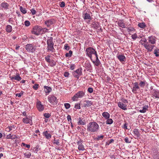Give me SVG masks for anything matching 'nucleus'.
I'll use <instances>...</instances> for the list:
<instances>
[{"instance_id":"nucleus-18","label":"nucleus","mask_w":159,"mask_h":159,"mask_svg":"<svg viewBox=\"0 0 159 159\" xmlns=\"http://www.w3.org/2000/svg\"><path fill=\"white\" fill-rule=\"evenodd\" d=\"M36 107L38 110L39 111H42L44 109L43 106L41 104V102L40 101H38L37 102Z\"/></svg>"},{"instance_id":"nucleus-29","label":"nucleus","mask_w":159,"mask_h":159,"mask_svg":"<svg viewBox=\"0 0 159 159\" xmlns=\"http://www.w3.org/2000/svg\"><path fill=\"white\" fill-rule=\"evenodd\" d=\"M102 116L106 119H109L110 116L109 114L107 112H103L102 113Z\"/></svg>"},{"instance_id":"nucleus-10","label":"nucleus","mask_w":159,"mask_h":159,"mask_svg":"<svg viewBox=\"0 0 159 159\" xmlns=\"http://www.w3.org/2000/svg\"><path fill=\"white\" fill-rule=\"evenodd\" d=\"M132 91L133 93L134 94L140 93V88L139 86V84L138 82H136L134 83Z\"/></svg>"},{"instance_id":"nucleus-61","label":"nucleus","mask_w":159,"mask_h":159,"mask_svg":"<svg viewBox=\"0 0 159 159\" xmlns=\"http://www.w3.org/2000/svg\"><path fill=\"white\" fill-rule=\"evenodd\" d=\"M88 92L90 93H92L93 91V89L92 88H89L88 89Z\"/></svg>"},{"instance_id":"nucleus-19","label":"nucleus","mask_w":159,"mask_h":159,"mask_svg":"<svg viewBox=\"0 0 159 159\" xmlns=\"http://www.w3.org/2000/svg\"><path fill=\"white\" fill-rule=\"evenodd\" d=\"M22 121L24 123L29 124L30 125H32L33 124L32 119L27 117L24 118L22 119Z\"/></svg>"},{"instance_id":"nucleus-17","label":"nucleus","mask_w":159,"mask_h":159,"mask_svg":"<svg viewBox=\"0 0 159 159\" xmlns=\"http://www.w3.org/2000/svg\"><path fill=\"white\" fill-rule=\"evenodd\" d=\"M117 57L121 63H124L126 61V57L124 54L118 55Z\"/></svg>"},{"instance_id":"nucleus-55","label":"nucleus","mask_w":159,"mask_h":159,"mask_svg":"<svg viewBox=\"0 0 159 159\" xmlns=\"http://www.w3.org/2000/svg\"><path fill=\"white\" fill-rule=\"evenodd\" d=\"M43 116L45 117L48 118L51 116V115L49 113H45L44 114Z\"/></svg>"},{"instance_id":"nucleus-32","label":"nucleus","mask_w":159,"mask_h":159,"mask_svg":"<svg viewBox=\"0 0 159 159\" xmlns=\"http://www.w3.org/2000/svg\"><path fill=\"white\" fill-rule=\"evenodd\" d=\"M138 26L140 28L144 29L146 27V25L145 23L143 22L142 23H139L138 24Z\"/></svg>"},{"instance_id":"nucleus-22","label":"nucleus","mask_w":159,"mask_h":159,"mask_svg":"<svg viewBox=\"0 0 159 159\" xmlns=\"http://www.w3.org/2000/svg\"><path fill=\"white\" fill-rule=\"evenodd\" d=\"M118 26L122 28H125L126 25L123 20H119L118 21Z\"/></svg>"},{"instance_id":"nucleus-25","label":"nucleus","mask_w":159,"mask_h":159,"mask_svg":"<svg viewBox=\"0 0 159 159\" xmlns=\"http://www.w3.org/2000/svg\"><path fill=\"white\" fill-rule=\"evenodd\" d=\"M148 108L149 107L148 105H143L142 109H141L139 110V112L141 113H145L148 110Z\"/></svg>"},{"instance_id":"nucleus-26","label":"nucleus","mask_w":159,"mask_h":159,"mask_svg":"<svg viewBox=\"0 0 159 159\" xmlns=\"http://www.w3.org/2000/svg\"><path fill=\"white\" fill-rule=\"evenodd\" d=\"M43 135L46 139H50L52 137V135L47 131H46L43 133Z\"/></svg>"},{"instance_id":"nucleus-33","label":"nucleus","mask_w":159,"mask_h":159,"mask_svg":"<svg viewBox=\"0 0 159 159\" xmlns=\"http://www.w3.org/2000/svg\"><path fill=\"white\" fill-rule=\"evenodd\" d=\"M15 128V127L14 125L8 126L6 128V131L7 132H10V131L11 130Z\"/></svg>"},{"instance_id":"nucleus-37","label":"nucleus","mask_w":159,"mask_h":159,"mask_svg":"<svg viewBox=\"0 0 159 159\" xmlns=\"http://www.w3.org/2000/svg\"><path fill=\"white\" fill-rule=\"evenodd\" d=\"M84 19H88L91 20V17L90 16V15H89V14L87 13H85L84 14Z\"/></svg>"},{"instance_id":"nucleus-41","label":"nucleus","mask_w":159,"mask_h":159,"mask_svg":"<svg viewBox=\"0 0 159 159\" xmlns=\"http://www.w3.org/2000/svg\"><path fill=\"white\" fill-rule=\"evenodd\" d=\"M146 82L145 81H141L139 83V85L141 87L143 88L145 86Z\"/></svg>"},{"instance_id":"nucleus-3","label":"nucleus","mask_w":159,"mask_h":159,"mask_svg":"<svg viewBox=\"0 0 159 159\" xmlns=\"http://www.w3.org/2000/svg\"><path fill=\"white\" fill-rule=\"evenodd\" d=\"M86 55L90 59L92 58V55H94L95 57L98 55L96 51L92 47H89L87 48L86 49Z\"/></svg>"},{"instance_id":"nucleus-9","label":"nucleus","mask_w":159,"mask_h":159,"mask_svg":"<svg viewBox=\"0 0 159 159\" xmlns=\"http://www.w3.org/2000/svg\"><path fill=\"white\" fill-rule=\"evenodd\" d=\"M72 74L75 78L79 79L80 76L82 75V70L81 69H78L74 71Z\"/></svg>"},{"instance_id":"nucleus-64","label":"nucleus","mask_w":159,"mask_h":159,"mask_svg":"<svg viewBox=\"0 0 159 159\" xmlns=\"http://www.w3.org/2000/svg\"><path fill=\"white\" fill-rule=\"evenodd\" d=\"M75 65L74 64H71L70 65V68L71 70H73L75 69Z\"/></svg>"},{"instance_id":"nucleus-54","label":"nucleus","mask_w":159,"mask_h":159,"mask_svg":"<svg viewBox=\"0 0 159 159\" xmlns=\"http://www.w3.org/2000/svg\"><path fill=\"white\" fill-rule=\"evenodd\" d=\"M39 146H37L35 148H34L33 149V151L34 152L37 153L38 151Z\"/></svg>"},{"instance_id":"nucleus-27","label":"nucleus","mask_w":159,"mask_h":159,"mask_svg":"<svg viewBox=\"0 0 159 159\" xmlns=\"http://www.w3.org/2000/svg\"><path fill=\"white\" fill-rule=\"evenodd\" d=\"M9 5L8 3L5 2H2L1 4V6L5 9L8 8Z\"/></svg>"},{"instance_id":"nucleus-31","label":"nucleus","mask_w":159,"mask_h":159,"mask_svg":"<svg viewBox=\"0 0 159 159\" xmlns=\"http://www.w3.org/2000/svg\"><path fill=\"white\" fill-rule=\"evenodd\" d=\"M92 26L93 28L97 29L99 27V25L98 22H93L92 24Z\"/></svg>"},{"instance_id":"nucleus-24","label":"nucleus","mask_w":159,"mask_h":159,"mask_svg":"<svg viewBox=\"0 0 159 159\" xmlns=\"http://www.w3.org/2000/svg\"><path fill=\"white\" fill-rule=\"evenodd\" d=\"M86 124L85 120L81 117H79L78 124L79 125H84Z\"/></svg>"},{"instance_id":"nucleus-11","label":"nucleus","mask_w":159,"mask_h":159,"mask_svg":"<svg viewBox=\"0 0 159 159\" xmlns=\"http://www.w3.org/2000/svg\"><path fill=\"white\" fill-rule=\"evenodd\" d=\"M148 40L149 43L153 45V44H155L156 43L157 38L154 36L152 35L148 37Z\"/></svg>"},{"instance_id":"nucleus-30","label":"nucleus","mask_w":159,"mask_h":159,"mask_svg":"<svg viewBox=\"0 0 159 159\" xmlns=\"http://www.w3.org/2000/svg\"><path fill=\"white\" fill-rule=\"evenodd\" d=\"M133 134L134 135L137 137H139L140 136V134L139 131L138 129H136L134 130Z\"/></svg>"},{"instance_id":"nucleus-49","label":"nucleus","mask_w":159,"mask_h":159,"mask_svg":"<svg viewBox=\"0 0 159 159\" xmlns=\"http://www.w3.org/2000/svg\"><path fill=\"white\" fill-rule=\"evenodd\" d=\"M132 39L134 40H135L137 38V35L136 33H135L131 36Z\"/></svg>"},{"instance_id":"nucleus-15","label":"nucleus","mask_w":159,"mask_h":159,"mask_svg":"<svg viewBox=\"0 0 159 159\" xmlns=\"http://www.w3.org/2000/svg\"><path fill=\"white\" fill-rule=\"evenodd\" d=\"M54 22L55 20L54 19H51L46 20L44 22V23L47 27H49Z\"/></svg>"},{"instance_id":"nucleus-4","label":"nucleus","mask_w":159,"mask_h":159,"mask_svg":"<svg viewBox=\"0 0 159 159\" xmlns=\"http://www.w3.org/2000/svg\"><path fill=\"white\" fill-rule=\"evenodd\" d=\"M47 49L48 51H50L52 52L55 51V49L54 48L53 46L54 43L53 41V38L52 37H49L47 41Z\"/></svg>"},{"instance_id":"nucleus-23","label":"nucleus","mask_w":159,"mask_h":159,"mask_svg":"<svg viewBox=\"0 0 159 159\" xmlns=\"http://www.w3.org/2000/svg\"><path fill=\"white\" fill-rule=\"evenodd\" d=\"M44 91L46 94H48L52 90V88L50 87L44 86L43 87Z\"/></svg>"},{"instance_id":"nucleus-52","label":"nucleus","mask_w":159,"mask_h":159,"mask_svg":"<svg viewBox=\"0 0 159 159\" xmlns=\"http://www.w3.org/2000/svg\"><path fill=\"white\" fill-rule=\"evenodd\" d=\"M75 108L76 109H80V104L79 103L76 104L75 106Z\"/></svg>"},{"instance_id":"nucleus-50","label":"nucleus","mask_w":159,"mask_h":159,"mask_svg":"<svg viewBox=\"0 0 159 159\" xmlns=\"http://www.w3.org/2000/svg\"><path fill=\"white\" fill-rule=\"evenodd\" d=\"M24 24L27 27L29 26L30 25V22L28 20H26Z\"/></svg>"},{"instance_id":"nucleus-48","label":"nucleus","mask_w":159,"mask_h":159,"mask_svg":"<svg viewBox=\"0 0 159 159\" xmlns=\"http://www.w3.org/2000/svg\"><path fill=\"white\" fill-rule=\"evenodd\" d=\"M64 48L66 50H69L70 49V46H68V44L66 43L64 45Z\"/></svg>"},{"instance_id":"nucleus-35","label":"nucleus","mask_w":159,"mask_h":159,"mask_svg":"<svg viewBox=\"0 0 159 159\" xmlns=\"http://www.w3.org/2000/svg\"><path fill=\"white\" fill-rule=\"evenodd\" d=\"M48 63L50 66L52 67L54 66L56 64V61L53 59H52Z\"/></svg>"},{"instance_id":"nucleus-57","label":"nucleus","mask_w":159,"mask_h":159,"mask_svg":"<svg viewBox=\"0 0 159 159\" xmlns=\"http://www.w3.org/2000/svg\"><path fill=\"white\" fill-rule=\"evenodd\" d=\"M65 4L64 2L62 1L61 2L60 6L61 7H65Z\"/></svg>"},{"instance_id":"nucleus-21","label":"nucleus","mask_w":159,"mask_h":159,"mask_svg":"<svg viewBox=\"0 0 159 159\" xmlns=\"http://www.w3.org/2000/svg\"><path fill=\"white\" fill-rule=\"evenodd\" d=\"M93 104V102L89 100H85L83 102V105L85 107L91 106Z\"/></svg>"},{"instance_id":"nucleus-12","label":"nucleus","mask_w":159,"mask_h":159,"mask_svg":"<svg viewBox=\"0 0 159 159\" xmlns=\"http://www.w3.org/2000/svg\"><path fill=\"white\" fill-rule=\"evenodd\" d=\"M25 48L27 51L31 52H34L35 49L34 46L32 44H27Z\"/></svg>"},{"instance_id":"nucleus-39","label":"nucleus","mask_w":159,"mask_h":159,"mask_svg":"<svg viewBox=\"0 0 159 159\" xmlns=\"http://www.w3.org/2000/svg\"><path fill=\"white\" fill-rule=\"evenodd\" d=\"M154 53L157 57L159 56V49L157 48L154 50Z\"/></svg>"},{"instance_id":"nucleus-51","label":"nucleus","mask_w":159,"mask_h":159,"mask_svg":"<svg viewBox=\"0 0 159 159\" xmlns=\"http://www.w3.org/2000/svg\"><path fill=\"white\" fill-rule=\"evenodd\" d=\"M67 120H68V122H69V123H71V122H72V120H71V117L69 115H68L67 117Z\"/></svg>"},{"instance_id":"nucleus-14","label":"nucleus","mask_w":159,"mask_h":159,"mask_svg":"<svg viewBox=\"0 0 159 159\" xmlns=\"http://www.w3.org/2000/svg\"><path fill=\"white\" fill-rule=\"evenodd\" d=\"M9 78L11 80H15L18 81H20L21 79V78L18 73H17L16 75L15 76H12L10 75Z\"/></svg>"},{"instance_id":"nucleus-46","label":"nucleus","mask_w":159,"mask_h":159,"mask_svg":"<svg viewBox=\"0 0 159 159\" xmlns=\"http://www.w3.org/2000/svg\"><path fill=\"white\" fill-rule=\"evenodd\" d=\"M25 157L27 158H29L31 156V153L30 152H26L24 154Z\"/></svg>"},{"instance_id":"nucleus-5","label":"nucleus","mask_w":159,"mask_h":159,"mask_svg":"<svg viewBox=\"0 0 159 159\" xmlns=\"http://www.w3.org/2000/svg\"><path fill=\"white\" fill-rule=\"evenodd\" d=\"M128 102L127 100L123 99L121 102H119L118 103V106L120 108L124 110H127V106Z\"/></svg>"},{"instance_id":"nucleus-13","label":"nucleus","mask_w":159,"mask_h":159,"mask_svg":"<svg viewBox=\"0 0 159 159\" xmlns=\"http://www.w3.org/2000/svg\"><path fill=\"white\" fill-rule=\"evenodd\" d=\"M96 57V61H94L93 60V59L92 58L91 59V61L93 62V63L94 64V65L95 66H102V64L100 62V61L98 59V56H97L95 57Z\"/></svg>"},{"instance_id":"nucleus-53","label":"nucleus","mask_w":159,"mask_h":159,"mask_svg":"<svg viewBox=\"0 0 159 159\" xmlns=\"http://www.w3.org/2000/svg\"><path fill=\"white\" fill-rule=\"evenodd\" d=\"M85 66H87L89 68H90L91 66V64L89 61L86 62Z\"/></svg>"},{"instance_id":"nucleus-36","label":"nucleus","mask_w":159,"mask_h":159,"mask_svg":"<svg viewBox=\"0 0 159 159\" xmlns=\"http://www.w3.org/2000/svg\"><path fill=\"white\" fill-rule=\"evenodd\" d=\"M20 9L21 12L23 14H25L27 13V10L25 8L20 6Z\"/></svg>"},{"instance_id":"nucleus-43","label":"nucleus","mask_w":159,"mask_h":159,"mask_svg":"<svg viewBox=\"0 0 159 159\" xmlns=\"http://www.w3.org/2000/svg\"><path fill=\"white\" fill-rule=\"evenodd\" d=\"M128 32H129L132 31H135V29L132 27H129L127 28Z\"/></svg>"},{"instance_id":"nucleus-1","label":"nucleus","mask_w":159,"mask_h":159,"mask_svg":"<svg viewBox=\"0 0 159 159\" xmlns=\"http://www.w3.org/2000/svg\"><path fill=\"white\" fill-rule=\"evenodd\" d=\"M99 129V126L96 122H91L88 124L87 130L88 132H97Z\"/></svg>"},{"instance_id":"nucleus-40","label":"nucleus","mask_w":159,"mask_h":159,"mask_svg":"<svg viewBox=\"0 0 159 159\" xmlns=\"http://www.w3.org/2000/svg\"><path fill=\"white\" fill-rule=\"evenodd\" d=\"M41 34H43L45 33L46 32H47L48 30L46 28H42L41 27Z\"/></svg>"},{"instance_id":"nucleus-62","label":"nucleus","mask_w":159,"mask_h":159,"mask_svg":"<svg viewBox=\"0 0 159 159\" xmlns=\"http://www.w3.org/2000/svg\"><path fill=\"white\" fill-rule=\"evenodd\" d=\"M54 143L56 144L57 145H59V140H54Z\"/></svg>"},{"instance_id":"nucleus-47","label":"nucleus","mask_w":159,"mask_h":159,"mask_svg":"<svg viewBox=\"0 0 159 159\" xmlns=\"http://www.w3.org/2000/svg\"><path fill=\"white\" fill-rule=\"evenodd\" d=\"M64 106L66 109L69 108L70 107V104L69 103H65L64 104Z\"/></svg>"},{"instance_id":"nucleus-63","label":"nucleus","mask_w":159,"mask_h":159,"mask_svg":"<svg viewBox=\"0 0 159 159\" xmlns=\"http://www.w3.org/2000/svg\"><path fill=\"white\" fill-rule=\"evenodd\" d=\"M69 73L67 72H66L64 73V75L65 77H68L69 76Z\"/></svg>"},{"instance_id":"nucleus-59","label":"nucleus","mask_w":159,"mask_h":159,"mask_svg":"<svg viewBox=\"0 0 159 159\" xmlns=\"http://www.w3.org/2000/svg\"><path fill=\"white\" fill-rule=\"evenodd\" d=\"M22 145L23 146H25L26 147L28 148H30V145L29 144H26L24 143H22Z\"/></svg>"},{"instance_id":"nucleus-58","label":"nucleus","mask_w":159,"mask_h":159,"mask_svg":"<svg viewBox=\"0 0 159 159\" xmlns=\"http://www.w3.org/2000/svg\"><path fill=\"white\" fill-rule=\"evenodd\" d=\"M114 141V140L113 139H111L107 142L106 144L109 145L111 143H113Z\"/></svg>"},{"instance_id":"nucleus-2","label":"nucleus","mask_w":159,"mask_h":159,"mask_svg":"<svg viewBox=\"0 0 159 159\" xmlns=\"http://www.w3.org/2000/svg\"><path fill=\"white\" fill-rule=\"evenodd\" d=\"M139 43L149 52L152 51L154 47V45L150 44L147 42V39L145 38H142Z\"/></svg>"},{"instance_id":"nucleus-20","label":"nucleus","mask_w":159,"mask_h":159,"mask_svg":"<svg viewBox=\"0 0 159 159\" xmlns=\"http://www.w3.org/2000/svg\"><path fill=\"white\" fill-rule=\"evenodd\" d=\"M152 95L156 98H159V91L153 90L152 92Z\"/></svg>"},{"instance_id":"nucleus-56","label":"nucleus","mask_w":159,"mask_h":159,"mask_svg":"<svg viewBox=\"0 0 159 159\" xmlns=\"http://www.w3.org/2000/svg\"><path fill=\"white\" fill-rule=\"evenodd\" d=\"M30 11L32 15H34L36 13V11L33 8L31 9Z\"/></svg>"},{"instance_id":"nucleus-7","label":"nucleus","mask_w":159,"mask_h":159,"mask_svg":"<svg viewBox=\"0 0 159 159\" xmlns=\"http://www.w3.org/2000/svg\"><path fill=\"white\" fill-rule=\"evenodd\" d=\"M32 34L36 35H39L41 33V27L38 25H35L32 29Z\"/></svg>"},{"instance_id":"nucleus-28","label":"nucleus","mask_w":159,"mask_h":159,"mask_svg":"<svg viewBox=\"0 0 159 159\" xmlns=\"http://www.w3.org/2000/svg\"><path fill=\"white\" fill-rule=\"evenodd\" d=\"M17 137L16 135L11 134L7 135L6 136V138L7 139H17Z\"/></svg>"},{"instance_id":"nucleus-8","label":"nucleus","mask_w":159,"mask_h":159,"mask_svg":"<svg viewBox=\"0 0 159 159\" xmlns=\"http://www.w3.org/2000/svg\"><path fill=\"white\" fill-rule=\"evenodd\" d=\"M48 102L52 105L56 104L57 102V97L53 94H51L48 97Z\"/></svg>"},{"instance_id":"nucleus-44","label":"nucleus","mask_w":159,"mask_h":159,"mask_svg":"<svg viewBox=\"0 0 159 159\" xmlns=\"http://www.w3.org/2000/svg\"><path fill=\"white\" fill-rule=\"evenodd\" d=\"M106 123L108 124H111L113 122V121L111 119H107Z\"/></svg>"},{"instance_id":"nucleus-60","label":"nucleus","mask_w":159,"mask_h":159,"mask_svg":"<svg viewBox=\"0 0 159 159\" xmlns=\"http://www.w3.org/2000/svg\"><path fill=\"white\" fill-rule=\"evenodd\" d=\"M124 140L125 142L126 143H130V141L128 137H125V138Z\"/></svg>"},{"instance_id":"nucleus-6","label":"nucleus","mask_w":159,"mask_h":159,"mask_svg":"<svg viewBox=\"0 0 159 159\" xmlns=\"http://www.w3.org/2000/svg\"><path fill=\"white\" fill-rule=\"evenodd\" d=\"M84 95V91H79L72 98V100L73 101H77L79 98H82Z\"/></svg>"},{"instance_id":"nucleus-42","label":"nucleus","mask_w":159,"mask_h":159,"mask_svg":"<svg viewBox=\"0 0 159 159\" xmlns=\"http://www.w3.org/2000/svg\"><path fill=\"white\" fill-rule=\"evenodd\" d=\"M51 57L50 55H48L45 57V60L48 63L51 60L50 59Z\"/></svg>"},{"instance_id":"nucleus-16","label":"nucleus","mask_w":159,"mask_h":159,"mask_svg":"<svg viewBox=\"0 0 159 159\" xmlns=\"http://www.w3.org/2000/svg\"><path fill=\"white\" fill-rule=\"evenodd\" d=\"M82 140L80 139L77 142V144L78 145V149L79 151H83L85 150L84 146L82 144Z\"/></svg>"},{"instance_id":"nucleus-38","label":"nucleus","mask_w":159,"mask_h":159,"mask_svg":"<svg viewBox=\"0 0 159 159\" xmlns=\"http://www.w3.org/2000/svg\"><path fill=\"white\" fill-rule=\"evenodd\" d=\"M73 52L72 51L70 50L69 52L66 54V57H70L72 55Z\"/></svg>"},{"instance_id":"nucleus-34","label":"nucleus","mask_w":159,"mask_h":159,"mask_svg":"<svg viewBox=\"0 0 159 159\" xmlns=\"http://www.w3.org/2000/svg\"><path fill=\"white\" fill-rule=\"evenodd\" d=\"M6 30L7 32L10 33L12 30V26L10 25H8L6 27Z\"/></svg>"},{"instance_id":"nucleus-45","label":"nucleus","mask_w":159,"mask_h":159,"mask_svg":"<svg viewBox=\"0 0 159 159\" xmlns=\"http://www.w3.org/2000/svg\"><path fill=\"white\" fill-rule=\"evenodd\" d=\"M39 87V85L37 84H35L32 86V88L35 90H37Z\"/></svg>"}]
</instances>
